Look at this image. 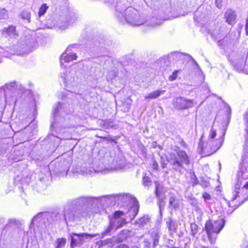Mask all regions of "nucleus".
Listing matches in <instances>:
<instances>
[{
    "mask_svg": "<svg viewBox=\"0 0 248 248\" xmlns=\"http://www.w3.org/2000/svg\"><path fill=\"white\" fill-rule=\"evenodd\" d=\"M62 217V214L57 212L39 213L32 219L30 225H33L34 221L40 218H46L48 223L53 224L60 222Z\"/></svg>",
    "mask_w": 248,
    "mask_h": 248,
    "instance_id": "obj_6",
    "label": "nucleus"
},
{
    "mask_svg": "<svg viewBox=\"0 0 248 248\" xmlns=\"http://www.w3.org/2000/svg\"><path fill=\"white\" fill-rule=\"evenodd\" d=\"M94 199H97L96 197H80L71 202L70 203L72 205L75 207L81 206L85 203H89L91 201Z\"/></svg>",
    "mask_w": 248,
    "mask_h": 248,
    "instance_id": "obj_14",
    "label": "nucleus"
},
{
    "mask_svg": "<svg viewBox=\"0 0 248 248\" xmlns=\"http://www.w3.org/2000/svg\"><path fill=\"white\" fill-rule=\"evenodd\" d=\"M1 54H2V52L0 51V63H1L2 62L1 57Z\"/></svg>",
    "mask_w": 248,
    "mask_h": 248,
    "instance_id": "obj_52",
    "label": "nucleus"
},
{
    "mask_svg": "<svg viewBox=\"0 0 248 248\" xmlns=\"http://www.w3.org/2000/svg\"><path fill=\"white\" fill-rule=\"evenodd\" d=\"M3 35L6 37L9 36L10 38L15 37L16 35V27L14 26H9L7 28H4L3 29Z\"/></svg>",
    "mask_w": 248,
    "mask_h": 248,
    "instance_id": "obj_17",
    "label": "nucleus"
},
{
    "mask_svg": "<svg viewBox=\"0 0 248 248\" xmlns=\"http://www.w3.org/2000/svg\"><path fill=\"white\" fill-rule=\"evenodd\" d=\"M47 8H48V7L46 6V4H43L41 6V7H40V8L39 9V13H38L39 16H40L42 15H43L46 12V9Z\"/></svg>",
    "mask_w": 248,
    "mask_h": 248,
    "instance_id": "obj_36",
    "label": "nucleus"
},
{
    "mask_svg": "<svg viewBox=\"0 0 248 248\" xmlns=\"http://www.w3.org/2000/svg\"><path fill=\"white\" fill-rule=\"evenodd\" d=\"M124 213L121 211H115L111 218H109V222L115 227V230L121 228L124 225L126 224V218L123 217Z\"/></svg>",
    "mask_w": 248,
    "mask_h": 248,
    "instance_id": "obj_9",
    "label": "nucleus"
},
{
    "mask_svg": "<svg viewBox=\"0 0 248 248\" xmlns=\"http://www.w3.org/2000/svg\"><path fill=\"white\" fill-rule=\"evenodd\" d=\"M75 209L73 205L68 203L64 208L63 218L67 223L68 221H72L75 219Z\"/></svg>",
    "mask_w": 248,
    "mask_h": 248,
    "instance_id": "obj_10",
    "label": "nucleus"
},
{
    "mask_svg": "<svg viewBox=\"0 0 248 248\" xmlns=\"http://www.w3.org/2000/svg\"><path fill=\"white\" fill-rule=\"evenodd\" d=\"M162 21L155 17H153L148 25L151 27L155 28L161 25Z\"/></svg>",
    "mask_w": 248,
    "mask_h": 248,
    "instance_id": "obj_25",
    "label": "nucleus"
},
{
    "mask_svg": "<svg viewBox=\"0 0 248 248\" xmlns=\"http://www.w3.org/2000/svg\"><path fill=\"white\" fill-rule=\"evenodd\" d=\"M179 71H180V70H175L172 73V74L169 76V80L170 81L174 80L177 77V74Z\"/></svg>",
    "mask_w": 248,
    "mask_h": 248,
    "instance_id": "obj_39",
    "label": "nucleus"
},
{
    "mask_svg": "<svg viewBox=\"0 0 248 248\" xmlns=\"http://www.w3.org/2000/svg\"><path fill=\"white\" fill-rule=\"evenodd\" d=\"M166 224L170 231L174 232L176 231L177 228V223L176 221L169 218L166 221Z\"/></svg>",
    "mask_w": 248,
    "mask_h": 248,
    "instance_id": "obj_22",
    "label": "nucleus"
},
{
    "mask_svg": "<svg viewBox=\"0 0 248 248\" xmlns=\"http://www.w3.org/2000/svg\"><path fill=\"white\" fill-rule=\"evenodd\" d=\"M157 142L156 141H154L152 144V147L153 148H155L157 146Z\"/></svg>",
    "mask_w": 248,
    "mask_h": 248,
    "instance_id": "obj_49",
    "label": "nucleus"
},
{
    "mask_svg": "<svg viewBox=\"0 0 248 248\" xmlns=\"http://www.w3.org/2000/svg\"><path fill=\"white\" fill-rule=\"evenodd\" d=\"M24 14H25L24 13H22V17H23V18H24V19H29V17H30V16H29L28 13L26 14V16H24Z\"/></svg>",
    "mask_w": 248,
    "mask_h": 248,
    "instance_id": "obj_47",
    "label": "nucleus"
},
{
    "mask_svg": "<svg viewBox=\"0 0 248 248\" xmlns=\"http://www.w3.org/2000/svg\"><path fill=\"white\" fill-rule=\"evenodd\" d=\"M190 228H191V234H192V236L194 237L195 235L198 232V225L195 223H192L190 225Z\"/></svg>",
    "mask_w": 248,
    "mask_h": 248,
    "instance_id": "obj_33",
    "label": "nucleus"
},
{
    "mask_svg": "<svg viewBox=\"0 0 248 248\" xmlns=\"http://www.w3.org/2000/svg\"><path fill=\"white\" fill-rule=\"evenodd\" d=\"M244 187L248 188V182H247L246 184L244 185Z\"/></svg>",
    "mask_w": 248,
    "mask_h": 248,
    "instance_id": "obj_51",
    "label": "nucleus"
},
{
    "mask_svg": "<svg viewBox=\"0 0 248 248\" xmlns=\"http://www.w3.org/2000/svg\"><path fill=\"white\" fill-rule=\"evenodd\" d=\"M124 17L121 18L120 22L124 24L127 22L134 26H139L143 24L144 22L140 18L138 12L132 7L127 8L124 11Z\"/></svg>",
    "mask_w": 248,
    "mask_h": 248,
    "instance_id": "obj_3",
    "label": "nucleus"
},
{
    "mask_svg": "<svg viewBox=\"0 0 248 248\" xmlns=\"http://www.w3.org/2000/svg\"><path fill=\"white\" fill-rule=\"evenodd\" d=\"M20 87V85H18L17 82H11L10 83H6L5 85L4 90L5 92L9 90L13 91L16 89H19Z\"/></svg>",
    "mask_w": 248,
    "mask_h": 248,
    "instance_id": "obj_21",
    "label": "nucleus"
},
{
    "mask_svg": "<svg viewBox=\"0 0 248 248\" xmlns=\"http://www.w3.org/2000/svg\"><path fill=\"white\" fill-rule=\"evenodd\" d=\"M202 197L204 200H210L211 199V196L207 193L204 192L202 195Z\"/></svg>",
    "mask_w": 248,
    "mask_h": 248,
    "instance_id": "obj_42",
    "label": "nucleus"
},
{
    "mask_svg": "<svg viewBox=\"0 0 248 248\" xmlns=\"http://www.w3.org/2000/svg\"><path fill=\"white\" fill-rule=\"evenodd\" d=\"M201 248H209L208 247H206V246H202Z\"/></svg>",
    "mask_w": 248,
    "mask_h": 248,
    "instance_id": "obj_54",
    "label": "nucleus"
},
{
    "mask_svg": "<svg viewBox=\"0 0 248 248\" xmlns=\"http://www.w3.org/2000/svg\"><path fill=\"white\" fill-rule=\"evenodd\" d=\"M224 225V220L222 218H218L215 221L209 220L206 221L205 229L211 243L214 244L216 238V236H213L212 233L217 234L222 229Z\"/></svg>",
    "mask_w": 248,
    "mask_h": 248,
    "instance_id": "obj_2",
    "label": "nucleus"
},
{
    "mask_svg": "<svg viewBox=\"0 0 248 248\" xmlns=\"http://www.w3.org/2000/svg\"><path fill=\"white\" fill-rule=\"evenodd\" d=\"M246 34H248V21H247V23L246 24Z\"/></svg>",
    "mask_w": 248,
    "mask_h": 248,
    "instance_id": "obj_48",
    "label": "nucleus"
},
{
    "mask_svg": "<svg viewBox=\"0 0 248 248\" xmlns=\"http://www.w3.org/2000/svg\"><path fill=\"white\" fill-rule=\"evenodd\" d=\"M191 174L190 178H191V182L193 183V186L198 184V180L197 178L196 177V175L195 174V173L194 172H192Z\"/></svg>",
    "mask_w": 248,
    "mask_h": 248,
    "instance_id": "obj_38",
    "label": "nucleus"
},
{
    "mask_svg": "<svg viewBox=\"0 0 248 248\" xmlns=\"http://www.w3.org/2000/svg\"><path fill=\"white\" fill-rule=\"evenodd\" d=\"M200 185L202 187L206 188L209 186V183L203 180L201 182Z\"/></svg>",
    "mask_w": 248,
    "mask_h": 248,
    "instance_id": "obj_41",
    "label": "nucleus"
},
{
    "mask_svg": "<svg viewBox=\"0 0 248 248\" xmlns=\"http://www.w3.org/2000/svg\"><path fill=\"white\" fill-rule=\"evenodd\" d=\"M25 13L24 14H25V13ZM27 13H26V14ZM26 16V15H25V16Z\"/></svg>",
    "mask_w": 248,
    "mask_h": 248,
    "instance_id": "obj_57",
    "label": "nucleus"
},
{
    "mask_svg": "<svg viewBox=\"0 0 248 248\" xmlns=\"http://www.w3.org/2000/svg\"><path fill=\"white\" fill-rule=\"evenodd\" d=\"M158 201L157 202V204L159 208L160 214L161 216L162 215V211L164 208L165 205V201L164 200L165 197L158 198Z\"/></svg>",
    "mask_w": 248,
    "mask_h": 248,
    "instance_id": "obj_27",
    "label": "nucleus"
},
{
    "mask_svg": "<svg viewBox=\"0 0 248 248\" xmlns=\"http://www.w3.org/2000/svg\"><path fill=\"white\" fill-rule=\"evenodd\" d=\"M71 46L68 47L65 52L63 53L60 57L61 64L62 65L64 62H68L73 60H76L77 56L76 53L70 52L71 50Z\"/></svg>",
    "mask_w": 248,
    "mask_h": 248,
    "instance_id": "obj_12",
    "label": "nucleus"
},
{
    "mask_svg": "<svg viewBox=\"0 0 248 248\" xmlns=\"http://www.w3.org/2000/svg\"><path fill=\"white\" fill-rule=\"evenodd\" d=\"M97 235V234H91L87 233L78 234L72 232L68 235L71 241L70 247L74 248L78 246H81L85 242V240L93 238Z\"/></svg>",
    "mask_w": 248,
    "mask_h": 248,
    "instance_id": "obj_4",
    "label": "nucleus"
},
{
    "mask_svg": "<svg viewBox=\"0 0 248 248\" xmlns=\"http://www.w3.org/2000/svg\"><path fill=\"white\" fill-rule=\"evenodd\" d=\"M244 118L247 126H248V111L244 115Z\"/></svg>",
    "mask_w": 248,
    "mask_h": 248,
    "instance_id": "obj_45",
    "label": "nucleus"
},
{
    "mask_svg": "<svg viewBox=\"0 0 248 248\" xmlns=\"http://www.w3.org/2000/svg\"><path fill=\"white\" fill-rule=\"evenodd\" d=\"M61 107V104L60 102L57 103V104L53 107L52 114L54 117L57 114Z\"/></svg>",
    "mask_w": 248,
    "mask_h": 248,
    "instance_id": "obj_37",
    "label": "nucleus"
},
{
    "mask_svg": "<svg viewBox=\"0 0 248 248\" xmlns=\"http://www.w3.org/2000/svg\"><path fill=\"white\" fill-rule=\"evenodd\" d=\"M115 9L116 16L120 21L121 18L124 17V11L125 10V7L121 2H118L117 3Z\"/></svg>",
    "mask_w": 248,
    "mask_h": 248,
    "instance_id": "obj_18",
    "label": "nucleus"
},
{
    "mask_svg": "<svg viewBox=\"0 0 248 248\" xmlns=\"http://www.w3.org/2000/svg\"><path fill=\"white\" fill-rule=\"evenodd\" d=\"M36 46V41L35 38L31 36L26 37L22 40L20 45L17 49L19 52H17L19 55H24L31 52Z\"/></svg>",
    "mask_w": 248,
    "mask_h": 248,
    "instance_id": "obj_5",
    "label": "nucleus"
},
{
    "mask_svg": "<svg viewBox=\"0 0 248 248\" xmlns=\"http://www.w3.org/2000/svg\"><path fill=\"white\" fill-rule=\"evenodd\" d=\"M164 91L162 90H156L154 91V92L151 93L148 95L145 96V99H155L159 97L161 94H162L164 93Z\"/></svg>",
    "mask_w": 248,
    "mask_h": 248,
    "instance_id": "obj_24",
    "label": "nucleus"
},
{
    "mask_svg": "<svg viewBox=\"0 0 248 248\" xmlns=\"http://www.w3.org/2000/svg\"><path fill=\"white\" fill-rule=\"evenodd\" d=\"M155 193L156 197L160 198L163 197L164 196V193L162 190V186L158 182L155 181Z\"/></svg>",
    "mask_w": 248,
    "mask_h": 248,
    "instance_id": "obj_23",
    "label": "nucleus"
},
{
    "mask_svg": "<svg viewBox=\"0 0 248 248\" xmlns=\"http://www.w3.org/2000/svg\"><path fill=\"white\" fill-rule=\"evenodd\" d=\"M152 167L155 170H157L158 168V165L157 164V162L155 160H153V163H152Z\"/></svg>",
    "mask_w": 248,
    "mask_h": 248,
    "instance_id": "obj_43",
    "label": "nucleus"
},
{
    "mask_svg": "<svg viewBox=\"0 0 248 248\" xmlns=\"http://www.w3.org/2000/svg\"><path fill=\"white\" fill-rule=\"evenodd\" d=\"M225 134V132L224 131L222 136L220 139L216 140H213L216 137L217 134L216 130L212 128L208 137L209 140L204 147V143L202 141V139L203 137L202 135L199 144V148L202 152L208 154L209 155H212L217 151L222 145Z\"/></svg>",
    "mask_w": 248,
    "mask_h": 248,
    "instance_id": "obj_1",
    "label": "nucleus"
},
{
    "mask_svg": "<svg viewBox=\"0 0 248 248\" xmlns=\"http://www.w3.org/2000/svg\"><path fill=\"white\" fill-rule=\"evenodd\" d=\"M130 198V196L128 194H121L119 195V199L123 202H127Z\"/></svg>",
    "mask_w": 248,
    "mask_h": 248,
    "instance_id": "obj_35",
    "label": "nucleus"
},
{
    "mask_svg": "<svg viewBox=\"0 0 248 248\" xmlns=\"http://www.w3.org/2000/svg\"><path fill=\"white\" fill-rule=\"evenodd\" d=\"M246 56L244 53L239 52L233 54L229 57V60L232 65L237 71H240L244 67L246 62Z\"/></svg>",
    "mask_w": 248,
    "mask_h": 248,
    "instance_id": "obj_7",
    "label": "nucleus"
},
{
    "mask_svg": "<svg viewBox=\"0 0 248 248\" xmlns=\"http://www.w3.org/2000/svg\"><path fill=\"white\" fill-rule=\"evenodd\" d=\"M142 183L145 187H149L152 185V181L150 178L144 175L142 177Z\"/></svg>",
    "mask_w": 248,
    "mask_h": 248,
    "instance_id": "obj_32",
    "label": "nucleus"
},
{
    "mask_svg": "<svg viewBox=\"0 0 248 248\" xmlns=\"http://www.w3.org/2000/svg\"><path fill=\"white\" fill-rule=\"evenodd\" d=\"M235 192H236V194H235V195H234V197L233 198V200H234L235 199H236V197H237V196H238V195H237V194H238V191H236Z\"/></svg>",
    "mask_w": 248,
    "mask_h": 248,
    "instance_id": "obj_50",
    "label": "nucleus"
},
{
    "mask_svg": "<svg viewBox=\"0 0 248 248\" xmlns=\"http://www.w3.org/2000/svg\"><path fill=\"white\" fill-rule=\"evenodd\" d=\"M7 11L5 8H0V20L8 18Z\"/></svg>",
    "mask_w": 248,
    "mask_h": 248,
    "instance_id": "obj_34",
    "label": "nucleus"
},
{
    "mask_svg": "<svg viewBox=\"0 0 248 248\" xmlns=\"http://www.w3.org/2000/svg\"><path fill=\"white\" fill-rule=\"evenodd\" d=\"M149 233L153 241L152 248H155L159 245L160 232L158 229L153 228L149 232Z\"/></svg>",
    "mask_w": 248,
    "mask_h": 248,
    "instance_id": "obj_13",
    "label": "nucleus"
},
{
    "mask_svg": "<svg viewBox=\"0 0 248 248\" xmlns=\"http://www.w3.org/2000/svg\"><path fill=\"white\" fill-rule=\"evenodd\" d=\"M131 248H139L137 246H133Z\"/></svg>",
    "mask_w": 248,
    "mask_h": 248,
    "instance_id": "obj_55",
    "label": "nucleus"
},
{
    "mask_svg": "<svg viewBox=\"0 0 248 248\" xmlns=\"http://www.w3.org/2000/svg\"><path fill=\"white\" fill-rule=\"evenodd\" d=\"M143 248H151V243L150 241L147 239H145L143 241Z\"/></svg>",
    "mask_w": 248,
    "mask_h": 248,
    "instance_id": "obj_40",
    "label": "nucleus"
},
{
    "mask_svg": "<svg viewBox=\"0 0 248 248\" xmlns=\"http://www.w3.org/2000/svg\"><path fill=\"white\" fill-rule=\"evenodd\" d=\"M99 244L101 246L108 245L109 247L111 248L113 246V240L110 238L107 239L106 240L100 241Z\"/></svg>",
    "mask_w": 248,
    "mask_h": 248,
    "instance_id": "obj_31",
    "label": "nucleus"
},
{
    "mask_svg": "<svg viewBox=\"0 0 248 248\" xmlns=\"http://www.w3.org/2000/svg\"><path fill=\"white\" fill-rule=\"evenodd\" d=\"M196 104L194 100L187 99L183 97H176L172 101L174 108L178 110H183L193 108Z\"/></svg>",
    "mask_w": 248,
    "mask_h": 248,
    "instance_id": "obj_8",
    "label": "nucleus"
},
{
    "mask_svg": "<svg viewBox=\"0 0 248 248\" xmlns=\"http://www.w3.org/2000/svg\"><path fill=\"white\" fill-rule=\"evenodd\" d=\"M14 52H11V54H14Z\"/></svg>",
    "mask_w": 248,
    "mask_h": 248,
    "instance_id": "obj_56",
    "label": "nucleus"
},
{
    "mask_svg": "<svg viewBox=\"0 0 248 248\" xmlns=\"http://www.w3.org/2000/svg\"><path fill=\"white\" fill-rule=\"evenodd\" d=\"M66 242V239L65 238H59L57 239V246L56 248H62L63 247Z\"/></svg>",
    "mask_w": 248,
    "mask_h": 248,
    "instance_id": "obj_30",
    "label": "nucleus"
},
{
    "mask_svg": "<svg viewBox=\"0 0 248 248\" xmlns=\"http://www.w3.org/2000/svg\"><path fill=\"white\" fill-rule=\"evenodd\" d=\"M227 31H225L224 28L220 29L219 31L216 30L213 32V36L217 40H222L224 38L226 35Z\"/></svg>",
    "mask_w": 248,
    "mask_h": 248,
    "instance_id": "obj_20",
    "label": "nucleus"
},
{
    "mask_svg": "<svg viewBox=\"0 0 248 248\" xmlns=\"http://www.w3.org/2000/svg\"><path fill=\"white\" fill-rule=\"evenodd\" d=\"M178 204L176 201L175 197L174 196H171L169 199V207L172 208H176L178 207Z\"/></svg>",
    "mask_w": 248,
    "mask_h": 248,
    "instance_id": "obj_29",
    "label": "nucleus"
},
{
    "mask_svg": "<svg viewBox=\"0 0 248 248\" xmlns=\"http://www.w3.org/2000/svg\"><path fill=\"white\" fill-rule=\"evenodd\" d=\"M177 155L180 160L179 161L175 158L172 163L173 165L174 166V169L175 170L178 167H182L183 163L186 164H188L189 163L188 157L185 152L179 151L177 152Z\"/></svg>",
    "mask_w": 248,
    "mask_h": 248,
    "instance_id": "obj_11",
    "label": "nucleus"
},
{
    "mask_svg": "<svg viewBox=\"0 0 248 248\" xmlns=\"http://www.w3.org/2000/svg\"><path fill=\"white\" fill-rule=\"evenodd\" d=\"M226 21L229 24L233 25L236 22V15L232 9H228L224 15Z\"/></svg>",
    "mask_w": 248,
    "mask_h": 248,
    "instance_id": "obj_15",
    "label": "nucleus"
},
{
    "mask_svg": "<svg viewBox=\"0 0 248 248\" xmlns=\"http://www.w3.org/2000/svg\"><path fill=\"white\" fill-rule=\"evenodd\" d=\"M68 170V167H66L65 169H64V172H66V173H67V171Z\"/></svg>",
    "mask_w": 248,
    "mask_h": 248,
    "instance_id": "obj_53",
    "label": "nucleus"
},
{
    "mask_svg": "<svg viewBox=\"0 0 248 248\" xmlns=\"http://www.w3.org/2000/svg\"><path fill=\"white\" fill-rule=\"evenodd\" d=\"M115 228L113 225L109 222V224L107 229L102 232L101 233V237L103 238L104 237L109 235L111 232Z\"/></svg>",
    "mask_w": 248,
    "mask_h": 248,
    "instance_id": "obj_28",
    "label": "nucleus"
},
{
    "mask_svg": "<svg viewBox=\"0 0 248 248\" xmlns=\"http://www.w3.org/2000/svg\"><path fill=\"white\" fill-rule=\"evenodd\" d=\"M150 219V218L148 216H144L139 219L138 223L139 224L140 227H143L147 224Z\"/></svg>",
    "mask_w": 248,
    "mask_h": 248,
    "instance_id": "obj_26",
    "label": "nucleus"
},
{
    "mask_svg": "<svg viewBox=\"0 0 248 248\" xmlns=\"http://www.w3.org/2000/svg\"><path fill=\"white\" fill-rule=\"evenodd\" d=\"M75 73H71L69 72L68 74H63V76H62V78L63 82L65 84H69L72 83L74 80L75 78Z\"/></svg>",
    "mask_w": 248,
    "mask_h": 248,
    "instance_id": "obj_19",
    "label": "nucleus"
},
{
    "mask_svg": "<svg viewBox=\"0 0 248 248\" xmlns=\"http://www.w3.org/2000/svg\"><path fill=\"white\" fill-rule=\"evenodd\" d=\"M135 202L133 205L128 211L126 214V217H129L130 220L133 219L138 214L139 211V204L137 201L134 200Z\"/></svg>",
    "mask_w": 248,
    "mask_h": 248,
    "instance_id": "obj_16",
    "label": "nucleus"
},
{
    "mask_svg": "<svg viewBox=\"0 0 248 248\" xmlns=\"http://www.w3.org/2000/svg\"><path fill=\"white\" fill-rule=\"evenodd\" d=\"M222 0H216V5L219 9L222 7Z\"/></svg>",
    "mask_w": 248,
    "mask_h": 248,
    "instance_id": "obj_44",
    "label": "nucleus"
},
{
    "mask_svg": "<svg viewBox=\"0 0 248 248\" xmlns=\"http://www.w3.org/2000/svg\"><path fill=\"white\" fill-rule=\"evenodd\" d=\"M117 248H129L127 245L125 244H121L119 245Z\"/></svg>",
    "mask_w": 248,
    "mask_h": 248,
    "instance_id": "obj_46",
    "label": "nucleus"
}]
</instances>
